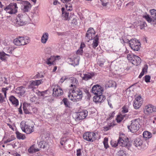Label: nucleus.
Returning a JSON list of instances; mask_svg holds the SVG:
<instances>
[{
  "label": "nucleus",
  "instance_id": "27",
  "mask_svg": "<svg viewBox=\"0 0 156 156\" xmlns=\"http://www.w3.org/2000/svg\"><path fill=\"white\" fill-rule=\"evenodd\" d=\"M94 40L93 44H92V47L94 48H95L98 45L99 36L97 34L96 35L94 38H93Z\"/></svg>",
  "mask_w": 156,
  "mask_h": 156
},
{
  "label": "nucleus",
  "instance_id": "44",
  "mask_svg": "<svg viewBox=\"0 0 156 156\" xmlns=\"http://www.w3.org/2000/svg\"><path fill=\"white\" fill-rule=\"evenodd\" d=\"M87 32L93 34V35H95V32L93 28L90 27L87 31Z\"/></svg>",
  "mask_w": 156,
  "mask_h": 156
},
{
  "label": "nucleus",
  "instance_id": "7",
  "mask_svg": "<svg viewBox=\"0 0 156 156\" xmlns=\"http://www.w3.org/2000/svg\"><path fill=\"white\" fill-rule=\"evenodd\" d=\"M28 18L27 16L18 14L16 19V25L17 26H21L24 25L26 23V19Z\"/></svg>",
  "mask_w": 156,
  "mask_h": 156
},
{
  "label": "nucleus",
  "instance_id": "37",
  "mask_svg": "<svg viewBox=\"0 0 156 156\" xmlns=\"http://www.w3.org/2000/svg\"><path fill=\"white\" fill-rule=\"evenodd\" d=\"M79 59L77 58H75L74 59L73 63H70V64L74 66H76L79 64Z\"/></svg>",
  "mask_w": 156,
  "mask_h": 156
},
{
  "label": "nucleus",
  "instance_id": "32",
  "mask_svg": "<svg viewBox=\"0 0 156 156\" xmlns=\"http://www.w3.org/2000/svg\"><path fill=\"white\" fill-rule=\"evenodd\" d=\"M17 138L19 139L24 140L26 138L24 134L20 133L18 131L16 132Z\"/></svg>",
  "mask_w": 156,
  "mask_h": 156
},
{
  "label": "nucleus",
  "instance_id": "34",
  "mask_svg": "<svg viewBox=\"0 0 156 156\" xmlns=\"http://www.w3.org/2000/svg\"><path fill=\"white\" fill-rule=\"evenodd\" d=\"M118 156H126V152L123 150H120L117 153Z\"/></svg>",
  "mask_w": 156,
  "mask_h": 156
},
{
  "label": "nucleus",
  "instance_id": "58",
  "mask_svg": "<svg viewBox=\"0 0 156 156\" xmlns=\"http://www.w3.org/2000/svg\"><path fill=\"white\" fill-rule=\"evenodd\" d=\"M149 134V132L144 131L143 133V136L144 137L147 138L148 134Z\"/></svg>",
  "mask_w": 156,
  "mask_h": 156
},
{
  "label": "nucleus",
  "instance_id": "60",
  "mask_svg": "<svg viewBox=\"0 0 156 156\" xmlns=\"http://www.w3.org/2000/svg\"><path fill=\"white\" fill-rule=\"evenodd\" d=\"M67 61L68 62H69V64H70V63H73L74 61V59L73 60L71 58H68L67 59Z\"/></svg>",
  "mask_w": 156,
  "mask_h": 156
},
{
  "label": "nucleus",
  "instance_id": "55",
  "mask_svg": "<svg viewBox=\"0 0 156 156\" xmlns=\"http://www.w3.org/2000/svg\"><path fill=\"white\" fill-rule=\"evenodd\" d=\"M83 52V49H81V48L79 49L76 52V53L77 54L79 55H82V54Z\"/></svg>",
  "mask_w": 156,
  "mask_h": 156
},
{
  "label": "nucleus",
  "instance_id": "50",
  "mask_svg": "<svg viewBox=\"0 0 156 156\" xmlns=\"http://www.w3.org/2000/svg\"><path fill=\"white\" fill-rule=\"evenodd\" d=\"M112 126L111 124L108 125L107 126H105L104 128V130L105 131H107L110 129L111 127Z\"/></svg>",
  "mask_w": 156,
  "mask_h": 156
},
{
  "label": "nucleus",
  "instance_id": "49",
  "mask_svg": "<svg viewBox=\"0 0 156 156\" xmlns=\"http://www.w3.org/2000/svg\"><path fill=\"white\" fill-rule=\"evenodd\" d=\"M148 69V66L147 64H145L144 65V67L143 68L142 71H143L145 73H147V70Z\"/></svg>",
  "mask_w": 156,
  "mask_h": 156
},
{
  "label": "nucleus",
  "instance_id": "6",
  "mask_svg": "<svg viewBox=\"0 0 156 156\" xmlns=\"http://www.w3.org/2000/svg\"><path fill=\"white\" fill-rule=\"evenodd\" d=\"M127 58L131 61L132 63L135 66H138L141 63V59L139 56L132 54H128L127 55Z\"/></svg>",
  "mask_w": 156,
  "mask_h": 156
},
{
  "label": "nucleus",
  "instance_id": "10",
  "mask_svg": "<svg viewBox=\"0 0 156 156\" xmlns=\"http://www.w3.org/2000/svg\"><path fill=\"white\" fill-rule=\"evenodd\" d=\"M92 93L96 95L102 94L104 91V89L101 86L98 85H94L91 89Z\"/></svg>",
  "mask_w": 156,
  "mask_h": 156
},
{
  "label": "nucleus",
  "instance_id": "29",
  "mask_svg": "<svg viewBox=\"0 0 156 156\" xmlns=\"http://www.w3.org/2000/svg\"><path fill=\"white\" fill-rule=\"evenodd\" d=\"M9 56L10 55L5 54L4 52H0V59L2 61L5 60L7 57L6 56Z\"/></svg>",
  "mask_w": 156,
  "mask_h": 156
},
{
  "label": "nucleus",
  "instance_id": "11",
  "mask_svg": "<svg viewBox=\"0 0 156 156\" xmlns=\"http://www.w3.org/2000/svg\"><path fill=\"white\" fill-rule=\"evenodd\" d=\"M143 102V99L140 96L136 97L133 102V106L136 109L139 108Z\"/></svg>",
  "mask_w": 156,
  "mask_h": 156
},
{
  "label": "nucleus",
  "instance_id": "53",
  "mask_svg": "<svg viewBox=\"0 0 156 156\" xmlns=\"http://www.w3.org/2000/svg\"><path fill=\"white\" fill-rule=\"evenodd\" d=\"M68 79V77L66 76H63L62 77L60 80V82L61 83H62L66 80Z\"/></svg>",
  "mask_w": 156,
  "mask_h": 156
},
{
  "label": "nucleus",
  "instance_id": "18",
  "mask_svg": "<svg viewBox=\"0 0 156 156\" xmlns=\"http://www.w3.org/2000/svg\"><path fill=\"white\" fill-rule=\"evenodd\" d=\"M87 113L86 110L79 112L77 113V118L80 120L84 119L87 116Z\"/></svg>",
  "mask_w": 156,
  "mask_h": 156
},
{
  "label": "nucleus",
  "instance_id": "3",
  "mask_svg": "<svg viewBox=\"0 0 156 156\" xmlns=\"http://www.w3.org/2000/svg\"><path fill=\"white\" fill-rule=\"evenodd\" d=\"M2 5L0 2V8H4V10L10 14H15L17 12L18 7L16 3H10L6 7Z\"/></svg>",
  "mask_w": 156,
  "mask_h": 156
},
{
  "label": "nucleus",
  "instance_id": "5",
  "mask_svg": "<svg viewBox=\"0 0 156 156\" xmlns=\"http://www.w3.org/2000/svg\"><path fill=\"white\" fill-rule=\"evenodd\" d=\"M129 46L134 51H138L141 47V44L139 40L135 39H132L129 41Z\"/></svg>",
  "mask_w": 156,
  "mask_h": 156
},
{
  "label": "nucleus",
  "instance_id": "45",
  "mask_svg": "<svg viewBox=\"0 0 156 156\" xmlns=\"http://www.w3.org/2000/svg\"><path fill=\"white\" fill-rule=\"evenodd\" d=\"M30 84L28 86L29 88H30L32 86H36V81L31 80L30 82Z\"/></svg>",
  "mask_w": 156,
  "mask_h": 156
},
{
  "label": "nucleus",
  "instance_id": "43",
  "mask_svg": "<svg viewBox=\"0 0 156 156\" xmlns=\"http://www.w3.org/2000/svg\"><path fill=\"white\" fill-rule=\"evenodd\" d=\"M144 80H145V81L146 82V83H148V82H150V79H151V76H150L149 75H146L144 77Z\"/></svg>",
  "mask_w": 156,
  "mask_h": 156
},
{
  "label": "nucleus",
  "instance_id": "28",
  "mask_svg": "<svg viewBox=\"0 0 156 156\" xmlns=\"http://www.w3.org/2000/svg\"><path fill=\"white\" fill-rule=\"evenodd\" d=\"M94 73H88L87 74H84V76L82 77V80L87 81L91 79L94 76Z\"/></svg>",
  "mask_w": 156,
  "mask_h": 156
},
{
  "label": "nucleus",
  "instance_id": "39",
  "mask_svg": "<svg viewBox=\"0 0 156 156\" xmlns=\"http://www.w3.org/2000/svg\"><path fill=\"white\" fill-rule=\"evenodd\" d=\"M128 112V109L126 106H124L122 108V114H123L126 113Z\"/></svg>",
  "mask_w": 156,
  "mask_h": 156
},
{
  "label": "nucleus",
  "instance_id": "17",
  "mask_svg": "<svg viewBox=\"0 0 156 156\" xmlns=\"http://www.w3.org/2000/svg\"><path fill=\"white\" fill-rule=\"evenodd\" d=\"M56 60V58L54 56H51L48 58L46 60L45 63L49 66L54 65L55 62Z\"/></svg>",
  "mask_w": 156,
  "mask_h": 156
},
{
  "label": "nucleus",
  "instance_id": "42",
  "mask_svg": "<svg viewBox=\"0 0 156 156\" xmlns=\"http://www.w3.org/2000/svg\"><path fill=\"white\" fill-rule=\"evenodd\" d=\"M147 26L146 23L145 22L141 21L140 24V29H142Z\"/></svg>",
  "mask_w": 156,
  "mask_h": 156
},
{
  "label": "nucleus",
  "instance_id": "20",
  "mask_svg": "<svg viewBox=\"0 0 156 156\" xmlns=\"http://www.w3.org/2000/svg\"><path fill=\"white\" fill-rule=\"evenodd\" d=\"M128 117L126 114L124 115L121 114L117 116L116 118L117 122L118 123H119L122 120L126 119Z\"/></svg>",
  "mask_w": 156,
  "mask_h": 156
},
{
  "label": "nucleus",
  "instance_id": "12",
  "mask_svg": "<svg viewBox=\"0 0 156 156\" xmlns=\"http://www.w3.org/2000/svg\"><path fill=\"white\" fill-rule=\"evenodd\" d=\"M52 95L54 97H58L61 96L63 93V90L58 86L53 89Z\"/></svg>",
  "mask_w": 156,
  "mask_h": 156
},
{
  "label": "nucleus",
  "instance_id": "25",
  "mask_svg": "<svg viewBox=\"0 0 156 156\" xmlns=\"http://www.w3.org/2000/svg\"><path fill=\"white\" fill-rule=\"evenodd\" d=\"M63 102L65 106L68 108H71V105L69 101L68 100V99L66 98H64L62 100L61 103Z\"/></svg>",
  "mask_w": 156,
  "mask_h": 156
},
{
  "label": "nucleus",
  "instance_id": "21",
  "mask_svg": "<svg viewBox=\"0 0 156 156\" xmlns=\"http://www.w3.org/2000/svg\"><path fill=\"white\" fill-rule=\"evenodd\" d=\"M38 147L40 148H45L48 147L47 143L44 141H41L40 142H37Z\"/></svg>",
  "mask_w": 156,
  "mask_h": 156
},
{
  "label": "nucleus",
  "instance_id": "56",
  "mask_svg": "<svg viewBox=\"0 0 156 156\" xmlns=\"http://www.w3.org/2000/svg\"><path fill=\"white\" fill-rule=\"evenodd\" d=\"M98 64L100 66L102 67L104 64V62L101 60L98 61Z\"/></svg>",
  "mask_w": 156,
  "mask_h": 156
},
{
  "label": "nucleus",
  "instance_id": "15",
  "mask_svg": "<svg viewBox=\"0 0 156 156\" xmlns=\"http://www.w3.org/2000/svg\"><path fill=\"white\" fill-rule=\"evenodd\" d=\"M62 12V17L63 20L69 21L70 20V17H69V13L66 11L64 8L61 9Z\"/></svg>",
  "mask_w": 156,
  "mask_h": 156
},
{
  "label": "nucleus",
  "instance_id": "14",
  "mask_svg": "<svg viewBox=\"0 0 156 156\" xmlns=\"http://www.w3.org/2000/svg\"><path fill=\"white\" fill-rule=\"evenodd\" d=\"M144 111L147 113L150 114L153 112H156V107L151 104H149L145 107Z\"/></svg>",
  "mask_w": 156,
  "mask_h": 156
},
{
  "label": "nucleus",
  "instance_id": "31",
  "mask_svg": "<svg viewBox=\"0 0 156 156\" xmlns=\"http://www.w3.org/2000/svg\"><path fill=\"white\" fill-rule=\"evenodd\" d=\"M21 37L15 39L14 40V43L17 46H20L21 45Z\"/></svg>",
  "mask_w": 156,
  "mask_h": 156
},
{
  "label": "nucleus",
  "instance_id": "8",
  "mask_svg": "<svg viewBox=\"0 0 156 156\" xmlns=\"http://www.w3.org/2000/svg\"><path fill=\"white\" fill-rule=\"evenodd\" d=\"M96 134L93 132H87L85 133L83 135V138L85 140L91 142L96 139Z\"/></svg>",
  "mask_w": 156,
  "mask_h": 156
},
{
  "label": "nucleus",
  "instance_id": "48",
  "mask_svg": "<svg viewBox=\"0 0 156 156\" xmlns=\"http://www.w3.org/2000/svg\"><path fill=\"white\" fill-rule=\"evenodd\" d=\"M115 113L114 112H112L110 114H109V117L107 119H111L114 117Z\"/></svg>",
  "mask_w": 156,
  "mask_h": 156
},
{
  "label": "nucleus",
  "instance_id": "30",
  "mask_svg": "<svg viewBox=\"0 0 156 156\" xmlns=\"http://www.w3.org/2000/svg\"><path fill=\"white\" fill-rule=\"evenodd\" d=\"M39 151V149L38 148H35V145H32L29 149H28V152L31 153L37 152Z\"/></svg>",
  "mask_w": 156,
  "mask_h": 156
},
{
  "label": "nucleus",
  "instance_id": "23",
  "mask_svg": "<svg viewBox=\"0 0 156 156\" xmlns=\"http://www.w3.org/2000/svg\"><path fill=\"white\" fill-rule=\"evenodd\" d=\"M48 36L49 34L48 33H43L41 38V42L43 44L46 43L48 38Z\"/></svg>",
  "mask_w": 156,
  "mask_h": 156
},
{
  "label": "nucleus",
  "instance_id": "13",
  "mask_svg": "<svg viewBox=\"0 0 156 156\" xmlns=\"http://www.w3.org/2000/svg\"><path fill=\"white\" fill-rule=\"evenodd\" d=\"M93 101L96 103L98 102L101 103L105 99V96L102 94L95 95L93 97Z\"/></svg>",
  "mask_w": 156,
  "mask_h": 156
},
{
  "label": "nucleus",
  "instance_id": "1",
  "mask_svg": "<svg viewBox=\"0 0 156 156\" xmlns=\"http://www.w3.org/2000/svg\"><path fill=\"white\" fill-rule=\"evenodd\" d=\"M69 79L72 83L70 87H72L73 89L69 90L68 97L71 101L74 102L78 101L82 98V89L76 88L78 81L76 78L71 77Z\"/></svg>",
  "mask_w": 156,
  "mask_h": 156
},
{
  "label": "nucleus",
  "instance_id": "2",
  "mask_svg": "<svg viewBox=\"0 0 156 156\" xmlns=\"http://www.w3.org/2000/svg\"><path fill=\"white\" fill-rule=\"evenodd\" d=\"M111 144L112 147H116L118 145H119L122 147L128 148L129 147L130 144L128 138H124L120 136L117 142L115 141H111Z\"/></svg>",
  "mask_w": 156,
  "mask_h": 156
},
{
  "label": "nucleus",
  "instance_id": "24",
  "mask_svg": "<svg viewBox=\"0 0 156 156\" xmlns=\"http://www.w3.org/2000/svg\"><path fill=\"white\" fill-rule=\"evenodd\" d=\"M9 100L13 105H14L16 106H17L19 104L18 100L13 95H12L9 97Z\"/></svg>",
  "mask_w": 156,
  "mask_h": 156
},
{
  "label": "nucleus",
  "instance_id": "41",
  "mask_svg": "<svg viewBox=\"0 0 156 156\" xmlns=\"http://www.w3.org/2000/svg\"><path fill=\"white\" fill-rule=\"evenodd\" d=\"M8 90L9 88L8 87H6L5 88H2V92L4 94L5 97V98H6V97L7 91Z\"/></svg>",
  "mask_w": 156,
  "mask_h": 156
},
{
  "label": "nucleus",
  "instance_id": "59",
  "mask_svg": "<svg viewBox=\"0 0 156 156\" xmlns=\"http://www.w3.org/2000/svg\"><path fill=\"white\" fill-rule=\"evenodd\" d=\"M80 89H82V93H83V90L88 95L89 94V92L88 91V90H87V89H85L83 88H81Z\"/></svg>",
  "mask_w": 156,
  "mask_h": 156
},
{
  "label": "nucleus",
  "instance_id": "19",
  "mask_svg": "<svg viewBox=\"0 0 156 156\" xmlns=\"http://www.w3.org/2000/svg\"><path fill=\"white\" fill-rule=\"evenodd\" d=\"M26 90L25 88L23 86L18 87L16 90V92L18 94L22 95L25 92Z\"/></svg>",
  "mask_w": 156,
  "mask_h": 156
},
{
  "label": "nucleus",
  "instance_id": "16",
  "mask_svg": "<svg viewBox=\"0 0 156 156\" xmlns=\"http://www.w3.org/2000/svg\"><path fill=\"white\" fill-rule=\"evenodd\" d=\"M22 9L24 12H28L30 9L31 5L28 1H24Z\"/></svg>",
  "mask_w": 156,
  "mask_h": 156
},
{
  "label": "nucleus",
  "instance_id": "57",
  "mask_svg": "<svg viewBox=\"0 0 156 156\" xmlns=\"http://www.w3.org/2000/svg\"><path fill=\"white\" fill-rule=\"evenodd\" d=\"M81 149H79L77 150V151H76L77 156H80V155L81 154Z\"/></svg>",
  "mask_w": 156,
  "mask_h": 156
},
{
  "label": "nucleus",
  "instance_id": "26",
  "mask_svg": "<svg viewBox=\"0 0 156 156\" xmlns=\"http://www.w3.org/2000/svg\"><path fill=\"white\" fill-rule=\"evenodd\" d=\"M21 40L22 45H24L29 43L30 42V40L29 38L27 37H21Z\"/></svg>",
  "mask_w": 156,
  "mask_h": 156
},
{
  "label": "nucleus",
  "instance_id": "35",
  "mask_svg": "<svg viewBox=\"0 0 156 156\" xmlns=\"http://www.w3.org/2000/svg\"><path fill=\"white\" fill-rule=\"evenodd\" d=\"M108 139L107 137H105L104 139V140L103 142L104 144L105 148L107 149L109 147V145L108 144Z\"/></svg>",
  "mask_w": 156,
  "mask_h": 156
},
{
  "label": "nucleus",
  "instance_id": "9",
  "mask_svg": "<svg viewBox=\"0 0 156 156\" xmlns=\"http://www.w3.org/2000/svg\"><path fill=\"white\" fill-rule=\"evenodd\" d=\"M20 126L22 130L27 134H30L34 131V126H31L26 124V123L22 124V123H21Z\"/></svg>",
  "mask_w": 156,
  "mask_h": 156
},
{
  "label": "nucleus",
  "instance_id": "38",
  "mask_svg": "<svg viewBox=\"0 0 156 156\" xmlns=\"http://www.w3.org/2000/svg\"><path fill=\"white\" fill-rule=\"evenodd\" d=\"M77 20L78 19L76 18H73L71 22V24L73 25V26H76L78 24Z\"/></svg>",
  "mask_w": 156,
  "mask_h": 156
},
{
  "label": "nucleus",
  "instance_id": "40",
  "mask_svg": "<svg viewBox=\"0 0 156 156\" xmlns=\"http://www.w3.org/2000/svg\"><path fill=\"white\" fill-rule=\"evenodd\" d=\"M143 17L145 18L147 21L149 23H151L152 21V19L150 17L149 15H148L144 16Z\"/></svg>",
  "mask_w": 156,
  "mask_h": 156
},
{
  "label": "nucleus",
  "instance_id": "63",
  "mask_svg": "<svg viewBox=\"0 0 156 156\" xmlns=\"http://www.w3.org/2000/svg\"><path fill=\"white\" fill-rule=\"evenodd\" d=\"M85 46V44L83 43H81L80 45V48L83 49V48Z\"/></svg>",
  "mask_w": 156,
  "mask_h": 156
},
{
  "label": "nucleus",
  "instance_id": "33",
  "mask_svg": "<svg viewBox=\"0 0 156 156\" xmlns=\"http://www.w3.org/2000/svg\"><path fill=\"white\" fill-rule=\"evenodd\" d=\"M86 38L89 39V40H87V41H89L90 40H92L93 39V38H94V35H93V34L90 33H87L86 34Z\"/></svg>",
  "mask_w": 156,
  "mask_h": 156
},
{
  "label": "nucleus",
  "instance_id": "64",
  "mask_svg": "<svg viewBox=\"0 0 156 156\" xmlns=\"http://www.w3.org/2000/svg\"><path fill=\"white\" fill-rule=\"evenodd\" d=\"M12 141V140L10 139H7L6 141H4V143H7L8 142H9Z\"/></svg>",
  "mask_w": 156,
  "mask_h": 156
},
{
  "label": "nucleus",
  "instance_id": "22",
  "mask_svg": "<svg viewBox=\"0 0 156 156\" xmlns=\"http://www.w3.org/2000/svg\"><path fill=\"white\" fill-rule=\"evenodd\" d=\"M143 141L139 138H137L133 141V144L136 147H140L142 144Z\"/></svg>",
  "mask_w": 156,
  "mask_h": 156
},
{
  "label": "nucleus",
  "instance_id": "61",
  "mask_svg": "<svg viewBox=\"0 0 156 156\" xmlns=\"http://www.w3.org/2000/svg\"><path fill=\"white\" fill-rule=\"evenodd\" d=\"M62 2L63 3H67L71 1V0H61Z\"/></svg>",
  "mask_w": 156,
  "mask_h": 156
},
{
  "label": "nucleus",
  "instance_id": "47",
  "mask_svg": "<svg viewBox=\"0 0 156 156\" xmlns=\"http://www.w3.org/2000/svg\"><path fill=\"white\" fill-rule=\"evenodd\" d=\"M2 81L3 82V83L5 84H8V80L7 78L5 77H4L3 78H2Z\"/></svg>",
  "mask_w": 156,
  "mask_h": 156
},
{
  "label": "nucleus",
  "instance_id": "51",
  "mask_svg": "<svg viewBox=\"0 0 156 156\" xmlns=\"http://www.w3.org/2000/svg\"><path fill=\"white\" fill-rule=\"evenodd\" d=\"M5 98L3 97L2 94H0V103H2L5 101Z\"/></svg>",
  "mask_w": 156,
  "mask_h": 156
},
{
  "label": "nucleus",
  "instance_id": "36",
  "mask_svg": "<svg viewBox=\"0 0 156 156\" xmlns=\"http://www.w3.org/2000/svg\"><path fill=\"white\" fill-rule=\"evenodd\" d=\"M150 12L152 17L155 19L156 17V10L154 9H151L150 10Z\"/></svg>",
  "mask_w": 156,
  "mask_h": 156
},
{
  "label": "nucleus",
  "instance_id": "4",
  "mask_svg": "<svg viewBox=\"0 0 156 156\" xmlns=\"http://www.w3.org/2000/svg\"><path fill=\"white\" fill-rule=\"evenodd\" d=\"M140 120L139 119H135L131 121V125L128 126L129 129L132 133L136 132L140 128Z\"/></svg>",
  "mask_w": 156,
  "mask_h": 156
},
{
  "label": "nucleus",
  "instance_id": "54",
  "mask_svg": "<svg viewBox=\"0 0 156 156\" xmlns=\"http://www.w3.org/2000/svg\"><path fill=\"white\" fill-rule=\"evenodd\" d=\"M24 112L26 114H28L29 113V110L27 109V107L25 106H23V107Z\"/></svg>",
  "mask_w": 156,
  "mask_h": 156
},
{
  "label": "nucleus",
  "instance_id": "52",
  "mask_svg": "<svg viewBox=\"0 0 156 156\" xmlns=\"http://www.w3.org/2000/svg\"><path fill=\"white\" fill-rule=\"evenodd\" d=\"M35 81L36 86H38L43 82V80H37Z\"/></svg>",
  "mask_w": 156,
  "mask_h": 156
},
{
  "label": "nucleus",
  "instance_id": "46",
  "mask_svg": "<svg viewBox=\"0 0 156 156\" xmlns=\"http://www.w3.org/2000/svg\"><path fill=\"white\" fill-rule=\"evenodd\" d=\"M51 49L50 48H47L44 49V51L46 53L50 54L51 53Z\"/></svg>",
  "mask_w": 156,
  "mask_h": 156
},
{
  "label": "nucleus",
  "instance_id": "62",
  "mask_svg": "<svg viewBox=\"0 0 156 156\" xmlns=\"http://www.w3.org/2000/svg\"><path fill=\"white\" fill-rule=\"evenodd\" d=\"M144 73H145L143 71H142L138 77L139 78H141L144 75Z\"/></svg>",
  "mask_w": 156,
  "mask_h": 156
}]
</instances>
